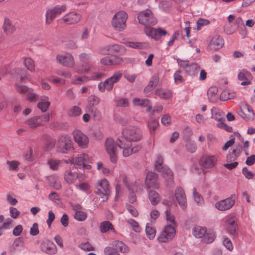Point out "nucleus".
Instances as JSON below:
<instances>
[{
	"instance_id": "c03bdc74",
	"label": "nucleus",
	"mask_w": 255,
	"mask_h": 255,
	"mask_svg": "<svg viewBox=\"0 0 255 255\" xmlns=\"http://www.w3.org/2000/svg\"><path fill=\"white\" fill-rule=\"evenodd\" d=\"M87 217V214L83 211H76L74 215V218L79 221H84Z\"/></svg>"
},
{
	"instance_id": "c756f323",
	"label": "nucleus",
	"mask_w": 255,
	"mask_h": 255,
	"mask_svg": "<svg viewBox=\"0 0 255 255\" xmlns=\"http://www.w3.org/2000/svg\"><path fill=\"white\" fill-rule=\"evenodd\" d=\"M206 232V229L200 226H196L192 229V234L196 238H203Z\"/></svg>"
},
{
	"instance_id": "3c124183",
	"label": "nucleus",
	"mask_w": 255,
	"mask_h": 255,
	"mask_svg": "<svg viewBox=\"0 0 255 255\" xmlns=\"http://www.w3.org/2000/svg\"><path fill=\"white\" fill-rule=\"evenodd\" d=\"M161 121L164 126H167L171 124V118L168 114H165L162 117Z\"/></svg>"
},
{
	"instance_id": "39448f33",
	"label": "nucleus",
	"mask_w": 255,
	"mask_h": 255,
	"mask_svg": "<svg viewBox=\"0 0 255 255\" xmlns=\"http://www.w3.org/2000/svg\"><path fill=\"white\" fill-rule=\"evenodd\" d=\"M127 13L123 10L116 12L114 15L111 24L113 28L119 31H123L127 27Z\"/></svg>"
},
{
	"instance_id": "ddd939ff",
	"label": "nucleus",
	"mask_w": 255,
	"mask_h": 255,
	"mask_svg": "<svg viewBox=\"0 0 255 255\" xmlns=\"http://www.w3.org/2000/svg\"><path fill=\"white\" fill-rule=\"evenodd\" d=\"M175 235V230L174 227L171 225H168L165 227L158 240L160 242H168L173 238Z\"/></svg>"
},
{
	"instance_id": "49530a36",
	"label": "nucleus",
	"mask_w": 255,
	"mask_h": 255,
	"mask_svg": "<svg viewBox=\"0 0 255 255\" xmlns=\"http://www.w3.org/2000/svg\"><path fill=\"white\" fill-rule=\"evenodd\" d=\"M234 96V93H229L228 91H224L220 95V99L222 101H226L233 98Z\"/></svg>"
},
{
	"instance_id": "a211bd4d",
	"label": "nucleus",
	"mask_w": 255,
	"mask_h": 255,
	"mask_svg": "<svg viewBox=\"0 0 255 255\" xmlns=\"http://www.w3.org/2000/svg\"><path fill=\"white\" fill-rule=\"evenodd\" d=\"M237 222V219L235 216L229 218L226 222L227 231L230 235L234 237L238 236L239 228Z\"/></svg>"
},
{
	"instance_id": "dca6fc26",
	"label": "nucleus",
	"mask_w": 255,
	"mask_h": 255,
	"mask_svg": "<svg viewBox=\"0 0 255 255\" xmlns=\"http://www.w3.org/2000/svg\"><path fill=\"white\" fill-rule=\"evenodd\" d=\"M75 142L81 148L88 147L89 140L88 136L81 131L76 129L73 132Z\"/></svg>"
},
{
	"instance_id": "20e7f679",
	"label": "nucleus",
	"mask_w": 255,
	"mask_h": 255,
	"mask_svg": "<svg viewBox=\"0 0 255 255\" xmlns=\"http://www.w3.org/2000/svg\"><path fill=\"white\" fill-rule=\"evenodd\" d=\"M80 64L76 66L74 68L75 72L78 74H83L89 72L94 68L91 63V57L89 54L82 53L79 55Z\"/></svg>"
},
{
	"instance_id": "864d4df0",
	"label": "nucleus",
	"mask_w": 255,
	"mask_h": 255,
	"mask_svg": "<svg viewBox=\"0 0 255 255\" xmlns=\"http://www.w3.org/2000/svg\"><path fill=\"white\" fill-rule=\"evenodd\" d=\"M203 237V241L206 243H211L215 240V236L213 234L206 233Z\"/></svg>"
},
{
	"instance_id": "4c0bfd02",
	"label": "nucleus",
	"mask_w": 255,
	"mask_h": 255,
	"mask_svg": "<svg viewBox=\"0 0 255 255\" xmlns=\"http://www.w3.org/2000/svg\"><path fill=\"white\" fill-rule=\"evenodd\" d=\"M114 246L116 247V250H119L122 253H126L128 251L127 247L122 242L116 241L114 242Z\"/></svg>"
},
{
	"instance_id": "412c9836",
	"label": "nucleus",
	"mask_w": 255,
	"mask_h": 255,
	"mask_svg": "<svg viewBox=\"0 0 255 255\" xmlns=\"http://www.w3.org/2000/svg\"><path fill=\"white\" fill-rule=\"evenodd\" d=\"M180 66L184 68L185 72L190 76L197 75L200 70V67L195 63H190L189 61H182Z\"/></svg>"
},
{
	"instance_id": "8fccbe9b",
	"label": "nucleus",
	"mask_w": 255,
	"mask_h": 255,
	"mask_svg": "<svg viewBox=\"0 0 255 255\" xmlns=\"http://www.w3.org/2000/svg\"><path fill=\"white\" fill-rule=\"evenodd\" d=\"M223 244L224 246L229 251H232L233 250V246L231 240L227 237H224L223 240Z\"/></svg>"
},
{
	"instance_id": "f8f14e48",
	"label": "nucleus",
	"mask_w": 255,
	"mask_h": 255,
	"mask_svg": "<svg viewBox=\"0 0 255 255\" xmlns=\"http://www.w3.org/2000/svg\"><path fill=\"white\" fill-rule=\"evenodd\" d=\"M85 172L75 169L74 167L65 171L64 175V180L67 184L70 185L75 183L76 181L81 176L84 175Z\"/></svg>"
},
{
	"instance_id": "a18cd8bd",
	"label": "nucleus",
	"mask_w": 255,
	"mask_h": 255,
	"mask_svg": "<svg viewBox=\"0 0 255 255\" xmlns=\"http://www.w3.org/2000/svg\"><path fill=\"white\" fill-rule=\"evenodd\" d=\"M251 76V73L246 69H243L238 74V79L240 80L243 81L248 79Z\"/></svg>"
},
{
	"instance_id": "338daca9",
	"label": "nucleus",
	"mask_w": 255,
	"mask_h": 255,
	"mask_svg": "<svg viewBox=\"0 0 255 255\" xmlns=\"http://www.w3.org/2000/svg\"><path fill=\"white\" fill-rule=\"evenodd\" d=\"M39 233L38 224L37 223H34L32 227L30 228V234L31 236H36Z\"/></svg>"
},
{
	"instance_id": "052dcab7",
	"label": "nucleus",
	"mask_w": 255,
	"mask_h": 255,
	"mask_svg": "<svg viewBox=\"0 0 255 255\" xmlns=\"http://www.w3.org/2000/svg\"><path fill=\"white\" fill-rule=\"evenodd\" d=\"M237 149H234L233 150L231 153H230L227 156V160L228 161H232L236 159L238 156V154H237Z\"/></svg>"
},
{
	"instance_id": "473e14b6",
	"label": "nucleus",
	"mask_w": 255,
	"mask_h": 255,
	"mask_svg": "<svg viewBox=\"0 0 255 255\" xmlns=\"http://www.w3.org/2000/svg\"><path fill=\"white\" fill-rule=\"evenodd\" d=\"M158 126V121L152 117L151 118L148 123V126L150 129V132L151 134H154L155 133V131Z\"/></svg>"
},
{
	"instance_id": "b1692460",
	"label": "nucleus",
	"mask_w": 255,
	"mask_h": 255,
	"mask_svg": "<svg viewBox=\"0 0 255 255\" xmlns=\"http://www.w3.org/2000/svg\"><path fill=\"white\" fill-rule=\"evenodd\" d=\"M235 204V200L231 198H228L215 204V207L220 210L225 211L230 209Z\"/></svg>"
},
{
	"instance_id": "7c9ffc66",
	"label": "nucleus",
	"mask_w": 255,
	"mask_h": 255,
	"mask_svg": "<svg viewBox=\"0 0 255 255\" xmlns=\"http://www.w3.org/2000/svg\"><path fill=\"white\" fill-rule=\"evenodd\" d=\"M148 198L152 205H157L160 201L159 195L154 190H150L148 193Z\"/></svg>"
},
{
	"instance_id": "bf43d9fd",
	"label": "nucleus",
	"mask_w": 255,
	"mask_h": 255,
	"mask_svg": "<svg viewBox=\"0 0 255 255\" xmlns=\"http://www.w3.org/2000/svg\"><path fill=\"white\" fill-rule=\"evenodd\" d=\"M48 163L50 167L53 170H56L58 168L59 162L56 160L50 159L48 161Z\"/></svg>"
},
{
	"instance_id": "423d86ee",
	"label": "nucleus",
	"mask_w": 255,
	"mask_h": 255,
	"mask_svg": "<svg viewBox=\"0 0 255 255\" xmlns=\"http://www.w3.org/2000/svg\"><path fill=\"white\" fill-rule=\"evenodd\" d=\"M89 159L87 154L82 153L78 154L76 157L73 158L71 162L74 164V167L77 170L79 169L82 172H84L85 170H90L91 166L88 163Z\"/></svg>"
},
{
	"instance_id": "bb28decb",
	"label": "nucleus",
	"mask_w": 255,
	"mask_h": 255,
	"mask_svg": "<svg viewBox=\"0 0 255 255\" xmlns=\"http://www.w3.org/2000/svg\"><path fill=\"white\" fill-rule=\"evenodd\" d=\"M218 89L217 87H211L208 91L207 95L208 99L211 102H216L218 99Z\"/></svg>"
},
{
	"instance_id": "2eb2a0df",
	"label": "nucleus",
	"mask_w": 255,
	"mask_h": 255,
	"mask_svg": "<svg viewBox=\"0 0 255 255\" xmlns=\"http://www.w3.org/2000/svg\"><path fill=\"white\" fill-rule=\"evenodd\" d=\"M97 192L98 194L103 195L101 197L102 202L108 200V196L110 194V190L109 182L106 179H102L99 181Z\"/></svg>"
},
{
	"instance_id": "f704fd0d",
	"label": "nucleus",
	"mask_w": 255,
	"mask_h": 255,
	"mask_svg": "<svg viewBox=\"0 0 255 255\" xmlns=\"http://www.w3.org/2000/svg\"><path fill=\"white\" fill-rule=\"evenodd\" d=\"M88 108L90 109L94 106L97 105L99 102V100L98 97L94 95H91L88 97Z\"/></svg>"
},
{
	"instance_id": "0e129e2a",
	"label": "nucleus",
	"mask_w": 255,
	"mask_h": 255,
	"mask_svg": "<svg viewBox=\"0 0 255 255\" xmlns=\"http://www.w3.org/2000/svg\"><path fill=\"white\" fill-rule=\"evenodd\" d=\"M100 63L106 66L112 65V59L109 57H105L101 59Z\"/></svg>"
},
{
	"instance_id": "0eeeda50",
	"label": "nucleus",
	"mask_w": 255,
	"mask_h": 255,
	"mask_svg": "<svg viewBox=\"0 0 255 255\" xmlns=\"http://www.w3.org/2000/svg\"><path fill=\"white\" fill-rule=\"evenodd\" d=\"M67 7L65 4L57 5L48 8L45 12V24H51L57 15L61 14L66 10Z\"/></svg>"
},
{
	"instance_id": "1a4fd4ad",
	"label": "nucleus",
	"mask_w": 255,
	"mask_h": 255,
	"mask_svg": "<svg viewBox=\"0 0 255 255\" xmlns=\"http://www.w3.org/2000/svg\"><path fill=\"white\" fill-rule=\"evenodd\" d=\"M117 141L116 142L113 138H109L105 142V148L109 155L112 162H116L117 159Z\"/></svg>"
},
{
	"instance_id": "5fc2aeb1",
	"label": "nucleus",
	"mask_w": 255,
	"mask_h": 255,
	"mask_svg": "<svg viewBox=\"0 0 255 255\" xmlns=\"http://www.w3.org/2000/svg\"><path fill=\"white\" fill-rule=\"evenodd\" d=\"M99 53L102 55L112 54V51L110 49V45L100 48L99 50Z\"/></svg>"
},
{
	"instance_id": "37998d69",
	"label": "nucleus",
	"mask_w": 255,
	"mask_h": 255,
	"mask_svg": "<svg viewBox=\"0 0 255 255\" xmlns=\"http://www.w3.org/2000/svg\"><path fill=\"white\" fill-rule=\"evenodd\" d=\"M239 115L246 121L253 120L255 117V113H239Z\"/></svg>"
},
{
	"instance_id": "69168bd1",
	"label": "nucleus",
	"mask_w": 255,
	"mask_h": 255,
	"mask_svg": "<svg viewBox=\"0 0 255 255\" xmlns=\"http://www.w3.org/2000/svg\"><path fill=\"white\" fill-rule=\"evenodd\" d=\"M128 223L132 227V229L136 232L140 231V228L138 225V223L134 220L130 219L128 221Z\"/></svg>"
},
{
	"instance_id": "f03ea898",
	"label": "nucleus",
	"mask_w": 255,
	"mask_h": 255,
	"mask_svg": "<svg viewBox=\"0 0 255 255\" xmlns=\"http://www.w3.org/2000/svg\"><path fill=\"white\" fill-rule=\"evenodd\" d=\"M139 23L144 25V32L149 37L155 40H159L162 36H165L167 32L164 29L154 28L150 26L155 25L157 20L151 10L147 9L140 12L137 16Z\"/></svg>"
},
{
	"instance_id": "393cba45",
	"label": "nucleus",
	"mask_w": 255,
	"mask_h": 255,
	"mask_svg": "<svg viewBox=\"0 0 255 255\" xmlns=\"http://www.w3.org/2000/svg\"><path fill=\"white\" fill-rule=\"evenodd\" d=\"M224 44V39L219 36H215L211 39L209 46L215 50L221 48Z\"/></svg>"
},
{
	"instance_id": "f257e3e1",
	"label": "nucleus",
	"mask_w": 255,
	"mask_h": 255,
	"mask_svg": "<svg viewBox=\"0 0 255 255\" xmlns=\"http://www.w3.org/2000/svg\"><path fill=\"white\" fill-rule=\"evenodd\" d=\"M123 136L117 140L118 147L122 150L124 157H128L135 153L141 149L139 145L132 146V142L139 140L141 137L140 130L136 127H130L126 128L122 132Z\"/></svg>"
},
{
	"instance_id": "9d476101",
	"label": "nucleus",
	"mask_w": 255,
	"mask_h": 255,
	"mask_svg": "<svg viewBox=\"0 0 255 255\" xmlns=\"http://www.w3.org/2000/svg\"><path fill=\"white\" fill-rule=\"evenodd\" d=\"M57 151L62 153H66L72 148V141L70 136L62 135L60 136L57 144Z\"/></svg>"
},
{
	"instance_id": "2f4dec72",
	"label": "nucleus",
	"mask_w": 255,
	"mask_h": 255,
	"mask_svg": "<svg viewBox=\"0 0 255 255\" xmlns=\"http://www.w3.org/2000/svg\"><path fill=\"white\" fill-rule=\"evenodd\" d=\"M132 103L135 106H140L142 107H147V110L149 111L151 109V107L149 105V101L147 99H141L135 98L132 100Z\"/></svg>"
},
{
	"instance_id": "a19ab883",
	"label": "nucleus",
	"mask_w": 255,
	"mask_h": 255,
	"mask_svg": "<svg viewBox=\"0 0 255 255\" xmlns=\"http://www.w3.org/2000/svg\"><path fill=\"white\" fill-rule=\"evenodd\" d=\"M166 219L168 223H170V225H176V222L174 216L171 213L170 209L167 210L165 212Z\"/></svg>"
},
{
	"instance_id": "09e8293b",
	"label": "nucleus",
	"mask_w": 255,
	"mask_h": 255,
	"mask_svg": "<svg viewBox=\"0 0 255 255\" xmlns=\"http://www.w3.org/2000/svg\"><path fill=\"white\" fill-rule=\"evenodd\" d=\"M185 146L188 152L193 153L196 150L197 147L196 143L194 141H188Z\"/></svg>"
},
{
	"instance_id": "e433bc0d",
	"label": "nucleus",
	"mask_w": 255,
	"mask_h": 255,
	"mask_svg": "<svg viewBox=\"0 0 255 255\" xmlns=\"http://www.w3.org/2000/svg\"><path fill=\"white\" fill-rule=\"evenodd\" d=\"M193 195L195 202H196L198 205H202L204 203V200L202 196L199 194L195 188L193 189Z\"/></svg>"
},
{
	"instance_id": "c85d7f7f",
	"label": "nucleus",
	"mask_w": 255,
	"mask_h": 255,
	"mask_svg": "<svg viewBox=\"0 0 255 255\" xmlns=\"http://www.w3.org/2000/svg\"><path fill=\"white\" fill-rule=\"evenodd\" d=\"M159 82V77L158 75H154L152 77L150 81L149 82L147 86L145 88L144 91L145 92H149L152 90L153 88L156 87Z\"/></svg>"
},
{
	"instance_id": "a878e982",
	"label": "nucleus",
	"mask_w": 255,
	"mask_h": 255,
	"mask_svg": "<svg viewBox=\"0 0 255 255\" xmlns=\"http://www.w3.org/2000/svg\"><path fill=\"white\" fill-rule=\"evenodd\" d=\"M155 95L160 98L165 100H169L172 96L171 91L162 88L157 89L155 91Z\"/></svg>"
},
{
	"instance_id": "ea45409f",
	"label": "nucleus",
	"mask_w": 255,
	"mask_h": 255,
	"mask_svg": "<svg viewBox=\"0 0 255 255\" xmlns=\"http://www.w3.org/2000/svg\"><path fill=\"white\" fill-rule=\"evenodd\" d=\"M50 105V102L46 100H42L37 104V107L41 112H46Z\"/></svg>"
},
{
	"instance_id": "4be33fe9",
	"label": "nucleus",
	"mask_w": 255,
	"mask_h": 255,
	"mask_svg": "<svg viewBox=\"0 0 255 255\" xmlns=\"http://www.w3.org/2000/svg\"><path fill=\"white\" fill-rule=\"evenodd\" d=\"M145 183L147 188H158L159 185L158 181V175L154 172H148L145 178Z\"/></svg>"
},
{
	"instance_id": "aec40b11",
	"label": "nucleus",
	"mask_w": 255,
	"mask_h": 255,
	"mask_svg": "<svg viewBox=\"0 0 255 255\" xmlns=\"http://www.w3.org/2000/svg\"><path fill=\"white\" fill-rule=\"evenodd\" d=\"M217 158L215 155H205L200 160V165L204 169L213 168L217 162Z\"/></svg>"
},
{
	"instance_id": "f3484780",
	"label": "nucleus",
	"mask_w": 255,
	"mask_h": 255,
	"mask_svg": "<svg viewBox=\"0 0 255 255\" xmlns=\"http://www.w3.org/2000/svg\"><path fill=\"white\" fill-rule=\"evenodd\" d=\"M57 74L66 78H71V82L73 84H81L87 82L89 79L86 76H74L72 77V73L68 70L62 71Z\"/></svg>"
},
{
	"instance_id": "680f3d73",
	"label": "nucleus",
	"mask_w": 255,
	"mask_h": 255,
	"mask_svg": "<svg viewBox=\"0 0 255 255\" xmlns=\"http://www.w3.org/2000/svg\"><path fill=\"white\" fill-rule=\"evenodd\" d=\"M242 172L245 177L248 179H252L254 176V174L249 171L247 167H244Z\"/></svg>"
},
{
	"instance_id": "79ce46f5",
	"label": "nucleus",
	"mask_w": 255,
	"mask_h": 255,
	"mask_svg": "<svg viewBox=\"0 0 255 255\" xmlns=\"http://www.w3.org/2000/svg\"><path fill=\"white\" fill-rule=\"evenodd\" d=\"M110 49L112 51V54L115 53L116 52L122 53L125 52L124 48L118 44L110 45Z\"/></svg>"
},
{
	"instance_id": "13d9d810",
	"label": "nucleus",
	"mask_w": 255,
	"mask_h": 255,
	"mask_svg": "<svg viewBox=\"0 0 255 255\" xmlns=\"http://www.w3.org/2000/svg\"><path fill=\"white\" fill-rule=\"evenodd\" d=\"M106 255H120L116 249L111 247H107L105 249Z\"/></svg>"
},
{
	"instance_id": "4468645a",
	"label": "nucleus",
	"mask_w": 255,
	"mask_h": 255,
	"mask_svg": "<svg viewBox=\"0 0 255 255\" xmlns=\"http://www.w3.org/2000/svg\"><path fill=\"white\" fill-rule=\"evenodd\" d=\"M82 18V15L81 13L72 11L64 15L61 18V21L67 24L72 25L79 23Z\"/></svg>"
},
{
	"instance_id": "5701e85b",
	"label": "nucleus",
	"mask_w": 255,
	"mask_h": 255,
	"mask_svg": "<svg viewBox=\"0 0 255 255\" xmlns=\"http://www.w3.org/2000/svg\"><path fill=\"white\" fill-rule=\"evenodd\" d=\"M2 29L4 33L8 36L13 34L16 30V26L7 16L3 18Z\"/></svg>"
},
{
	"instance_id": "774afa93",
	"label": "nucleus",
	"mask_w": 255,
	"mask_h": 255,
	"mask_svg": "<svg viewBox=\"0 0 255 255\" xmlns=\"http://www.w3.org/2000/svg\"><path fill=\"white\" fill-rule=\"evenodd\" d=\"M128 47L133 48H140L141 47L142 44L139 42H127L126 43Z\"/></svg>"
},
{
	"instance_id": "58836bf2",
	"label": "nucleus",
	"mask_w": 255,
	"mask_h": 255,
	"mask_svg": "<svg viewBox=\"0 0 255 255\" xmlns=\"http://www.w3.org/2000/svg\"><path fill=\"white\" fill-rule=\"evenodd\" d=\"M146 234L150 240H152L155 237V230L150 226L147 225L145 228Z\"/></svg>"
},
{
	"instance_id": "9b49d317",
	"label": "nucleus",
	"mask_w": 255,
	"mask_h": 255,
	"mask_svg": "<svg viewBox=\"0 0 255 255\" xmlns=\"http://www.w3.org/2000/svg\"><path fill=\"white\" fill-rule=\"evenodd\" d=\"M51 117V115L48 113H41L40 115L36 116L28 120L26 123L31 128H34L48 121Z\"/></svg>"
},
{
	"instance_id": "4d7b16f0",
	"label": "nucleus",
	"mask_w": 255,
	"mask_h": 255,
	"mask_svg": "<svg viewBox=\"0 0 255 255\" xmlns=\"http://www.w3.org/2000/svg\"><path fill=\"white\" fill-rule=\"evenodd\" d=\"M7 164L8 165L9 169L10 170H17L18 166L19 165V162L16 161H7Z\"/></svg>"
},
{
	"instance_id": "cd10ccee",
	"label": "nucleus",
	"mask_w": 255,
	"mask_h": 255,
	"mask_svg": "<svg viewBox=\"0 0 255 255\" xmlns=\"http://www.w3.org/2000/svg\"><path fill=\"white\" fill-rule=\"evenodd\" d=\"M114 84L109 79H107L104 82H100L98 85L99 90L103 92L106 90L111 91L113 88Z\"/></svg>"
},
{
	"instance_id": "6e6d98bb",
	"label": "nucleus",
	"mask_w": 255,
	"mask_h": 255,
	"mask_svg": "<svg viewBox=\"0 0 255 255\" xmlns=\"http://www.w3.org/2000/svg\"><path fill=\"white\" fill-rule=\"evenodd\" d=\"M38 96L33 92H28L27 94L26 99L28 101L33 102L38 100Z\"/></svg>"
},
{
	"instance_id": "e2e57ef3",
	"label": "nucleus",
	"mask_w": 255,
	"mask_h": 255,
	"mask_svg": "<svg viewBox=\"0 0 255 255\" xmlns=\"http://www.w3.org/2000/svg\"><path fill=\"white\" fill-rule=\"evenodd\" d=\"M126 207L127 210L133 216L137 217L138 216V212L133 206L127 204Z\"/></svg>"
},
{
	"instance_id": "c9c22d12",
	"label": "nucleus",
	"mask_w": 255,
	"mask_h": 255,
	"mask_svg": "<svg viewBox=\"0 0 255 255\" xmlns=\"http://www.w3.org/2000/svg\"><path fill=\"white\" fill-rule=\"evenodd\" d=\"M101 231L102 233H106L109 230H113V226L109 221H104L101 223Z\"/></svg>"
},
{
	"instance_id": "de8ad7c7",
	"label": "nucleus",
	"mask_w": 255,
	"mask_h": 255,
	"mask_svg": "<svg viewBox=\"0 0 255 255\" xmlns=\"http://www.w3.org/2000/svg\"><path fill=\"white\" fill-rule=\"evenodd\" d=\"M122 77V73L120 71L115 72L112 76L108 78L114 84L118 82Z\"/></svg>"
},
{
	"instance_id": "6ab92c4d",
	"label": "nucleus",
	"mask_w": 255,
	"mask_h": 255,
	"mask_svg": "<svg viewBox=\"0 0 255 255\" xmlns=\"http://www.w3.org/2000/svg\"><path fill=\"white\" fill-rule=\"evenodd\" d=\"M175 197L180 208L184 210L187 208V198L184 190L177 187L175 191Z\"/></svg>"
},
{
	"instance_id": "72a5a7b5",
	"label": "nucleus",
	"mask_w": 255,
	"mask_h": 255,
	"mask_svg": "<svg viewBox=\"0 0 255 255\" xmlns=\"http://www.w3.org/2000/svg\"><path fill=\"white\" fill-rule=\"evenodd\" d=\"M23 62L25 67L30 71L34 70V63L32 59L29 57H24Z\"/></svg>"
},
{
	"instance_id": "6e6552de",
	"label": "nucleus",
	"mask_w": 255,
	"mask_h": 255,
	"mask_svg": "<svg viewBox=\"0 0 255 255\" xmlns=\"http://www.w3.org/2000/svg\"><path fill=\"white\" fill-rule=\"evenodd\" d=\"M56 63L63 67L74 68L75 62L73 56L70 53L58 54L55 58Z\"/></svg>"
},
{
	"instance_id": "603ef678",
	"label": "nucleus",
	"mask_w": 255,
	"mask_h": 255,
	"mask_svg": "<svg viewBox=\"0 0 255 255\" xmlns=\"http://www.w3.org/2000/svg\"><path fill=\"white\" fill-rule=\"evenodd\" d=\"M210 23L209 21L206 19L200 18L197 21V29L200 30L201 27L208 25Z\"/></svg>"
},
{
	"instance_id": "7ed1b4c3",
	"label": "nucleus",
	"mask_w": 255,
	"mask_h": 255,
	"mask_svg": "<svg viewBox=\"0 0 255 255\" xmlns=\"http://www.w3.org/2000/svg\"><path fill=\"white\" fill-rule=\"evenodd\" d=\"M163 159L161 155H158L155 163V169L161 171L162 176L165 179V183L167 186L172 187L174 184L173 173L168 168H163L162 163Z\"/></svg>"
}]
</instances>
